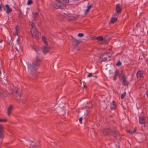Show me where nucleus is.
<instances>
[{
    "mask_svg": "<svg viewBox=\"0 0 148 148\" xmlns=\"http://www.w3.org/2000/svg\"><path fill=\"white\" fill-rule=\"evenodd\" d=\"M35 50L36 51V52H38V51H39V49H35Z\"/></svg>",
    "mask_w": 148,
    "mask_h": 148,
    "instance_id": "nucleus-40",
    "label": "nucleus"
},
{
    "mask_svg": "<svg viewBox=\"0 0 148 148\" xmlns=\"http://www.w3.org/2000/svg\"><path fill=\"white\" fill-rule=\"evenodd\" d=\"M20 39L19 38H17V39L16 40V41H17L18 44V45H19L20 44Z\"/></svg>",
    "mask_w": 148,
    "mask_h": 148,
    "instance_id": "nucleus-33",
    "label": "nucleus"
},
{
    "mask_svg": "<svg viewBox=\"0 0 148 148\" xmlns=\"http://www.w3.org/2000/svg\"><path fill=\"white\" fill-rule=\"evenodd\" d=\"M107 53H104V54H103V55H104V54H107Z\"/></svg>",
    "mask_w": 148,
    "mask_h": 148,
    "instance_id": "nucleus-50",
    "label": "nucleus"
},
{
    "mask_svg": "<svg viewBox=\"0 0 148 148\" xmlns=\"http://www.w3.org/2000/svg\"><path fill=\"white\" fill-rule=\"evenodd\" d=\"M0 122H1V119H0Z\"/></svg>",
    "mask_w": 148,
    "mask_h": 148,
    "instance_id": "nucleus-49",
    "label": "nucleus"
},
{
    "mask_svg": "<svg viewBox=\"0 0 148 148\" xmlns=\"http://www.w3.org/2000/svg\"><path fill=\"white\" fill-rule=\"evenodd\" d=\"M30 25H31V27L33 28L32 29H36L35 27V24L32 22H30Z\"/></svg>",
    "mask_w": 148,
    "mask_h": 148,
    "instance_id": "nucleus-19",
    "label": "nucleus"
},
{
    "mask_svg": "<svg viewBox=\"0 0 148 148\" xmlns=\"http://www.w3.org/2000/svg\"><path fill=\"white\" fill-rule=\"evenodd\" d=\"M79 43V41L75 39L73 41V44L75 46H77Z\"/></svg>",
    "mask_w": 148,
    "mask_h": 148,
    "instance_id": "nucleus-14",
    "label": "nucleus"
},
{
    "mask_svg": "<svg viewBox=\"0 0 148 148\" xmlns=\"http://www.w3.org/2000/svg\"><path fill=\"white\" fill-rule=\"evenodd\" d=\"M33 3V1L32 0H29L28 1L27 3V5H30L31 4Z\"/></svg>",
    "mask_w": 148,
    "mask_h": 148,
    "instance_id": "nucleus-25",
    "label": "nucleus"
},
{
    "mask_svg": "<svg viewBox=\"0 0 148 148\" xmlns=\"http://www.w3.org/2000/svg\"><path fill=\"white\" fill-rule=\"evenodd\" d=\"M5 7L7 9L6 12L7 14H8L12 11V9L10 8L8 4H6L5 5Z\"/></svg>",
    "mask_w": 148,
    "mask_h": 148,
    "instance_id": "nucleus-12",
    "label": "nucleus"
},
{
    "mask_svg": "<svg viewBox=\"0 0 148 148\" xmlns=\"http://www.w3.org/2000/svg\"><path fill=\"white\" fill-rule=\"evenodd\" d=\"M41 49L42 51V53L45 54L47 53L49 49V48L48 46V45H46L45 46H44L41 47Z\"/></svg>",
    "mask_w": 148,
    "mask_h": 148,
    "instance_id": "nucleus-5",
    "label": "nucleus"
},
{
    "mask_svg": "<svg viewBox=\"0 0 148 148\" xmlns=\"http://www.w3.org/2000/svg\"><path fill=\"white\" fill-rule=\"evenodd\" d=\"M112 103L113 105H114V106H116V102L114 101H112Z\"/></svg>",
    "mask_w": 148,
    "mask_h": 148,
    "instance_id": "nucleus-32",
    "label": "nucleus"
},
{
    "mask_svg": "<svg viewBox=\"0 0 148 148\" xmlns=\"http://www.w3.org/2000/svg\"><path fill=\"white\" fill-rule=\"evenodd\" d=\"M136 76L138 78L142 77L143 76L142 71L140 70L138 71L136 74Z\"/></svg>",
    "mask_w": 148,
    "mask_h": 148,
    "instance_id": "nucleus-11",
    "label": "nucleus"
},
{
    "mask_svg": "<svg viewBox=\"0 0 148 148\" xmlns=\"http://www.w3.org/2000/svg\"><path fill=\"white\" fill-rule=\"evenodd\" d=\"M82 117L80 118L79 119V122L80 123H82Z\"/></svg>",
    "mask_w": 148,
    "mask_h": 148,
    "instance_id": "nucleus-36",
    "label": "nucleus"
},
{
    "mask_svg": "<svg viewBox=\"0 0 148 148\" xmlns=\"http://www.w3.org/2000/svg\"><path fill=\"white\" fill-rule=\"evenodd\" d=\"M136 132V129H134V131H133V134L134 133Z\"/></svg>",
    "mask_w": 148,
    "mask_h": 148,
    "instance_id": "nucleus-42",
    "label": "nucleus"
},
{
    "mask_svg": "<svg viewBox=\"0 0 148 148\" xmlns=\"http://www.w3.org/2000/svg\"><path fill=\"white\" fill-rule=\"evenodd\" d=\"M18 26H16L15 27V32L14 33V34L15 35H17L18 33Z\"/></svg>",
    "mask_w": 148,
    "mask_h": 148,
    "instance_id": "nucleus-16",
    "label": "nucleus"
},
{
    "mask_svg": "<svg viewBox=\"0 0 148 148\" xmlns=\"http://www.w3.org/2000/svg\"><path fill=\"white\" fill-rule=\"evenodd\" d=\"M116 10L117 13L118 14L120 13L121 12V9L119 4H118L116 5Z\"/></svg>",
    "mask_w": 148,
    "mask_h": 148,
    "instance_id": "nucleus-10",
    "label": "nucleus"
},
{
    "mask_svg": "<svg viewBox=\"0 0 148 148\" xmlns=\"http://www.w3.org/2000/svg\"><path fill=\"white\" fill-rule=\"evenodd\" d=\"M92 6L91 5H90L88 6L87 7V9L85 10V14H87L90 8H91Z\"/></svg>",
    "mask_w": 148,
    "mask_h": 148,
    "instance_id": "nucleus-17",
    "label": "nucleus"
},
{
    "mask_svg": "<svg viewBox=\"0 0 148 148\" xmlns=\"http://www.w3.org/2000/svg\"><path fill=\"white\" fill-rule=\"evenodd\" d=\"M123 71H121V74H120V76H121L122 74H123Z\"/></svg>",
    "mask_w": 148,
    "mask_h": 148,
    "instance_id": "nucleus-43",
    "label": "nucleus"
},
{
    "mask_svg": "<svg viewBox=\"0 0 148 148\" xmlns=\"http://www.w3.org/2000/svg\"><path fill=\"white\" fill-rule=\"evenodd\" d=\"M12 93L14 96H15L16 97L21 96V91L19 90H15L13 89H12Z\"/></svg>",
    "mask_w": 148,
    "mask_h": 148,
    "instance_id": "nucleus-4",
    "label": "nucleus"
},
{
    "mask_svg": "<svg viewBox=\"0 0 148 148\" xmlns=\"http://www.w3.org/2000/svg\"><path fill=\"white\" fill-rule=\"evenodd\" d=\"M29 145H31L33 147H38L39 146L38 145H32L31 143H29Z\"/></svg>",
    "mask_w": 148,
    "mask_h": 148,
    "instance_id": "nucleus-30",
    "label": "nucleus"
},
{
    "mask_svg": "<svg viewBox=\"0 0 148 148\" xmlns=\"http://www.w3.org/2000/svg\"><path fill=\"white\" fill-rule=\"evenodd\" d=\"M116 108V106H113V107H111L110 108V109L112 110H115Z\"/></svg>",
    "mask_w": 148,
    "mask_h": 148,
    "instance_id": "nucleus-34",
    "label": "nucleus"
},
{
    "mask_svg": "<svg viewBox=\"0 0 148 148\" xmlns=\"http://www.w3.org/2000/svg\"><path fill=\"white\" fill-rule=\"evenodd\" d=\"M1 122H6V120L5 119H1Z\"/></svg>",
    "mask_w": 148,
    "mask_h": 148,
    "instance_id": "nucleus-39",
    "label": "nucleus"
},
{
    "mask_svg": "<svg viewBox=\"0 0 148 148\" xmlns=\"http://www.w3.org/2000/svg\"><path fill=\"white\" fill-rule=\"evenodd\" d=\"M30 32L31 35L33 38L37 39L39 37V32L36 29H32Z\"/></svg>",
    "mask_w": 148,
    "mask_h": 148,
    "instance_id": "nucleus-2",
    "label": "nucleus"
},
{
    "mask_svg": "<svg viewBox=\"0 0 148 148\" xmlns=\"http://www.w3.org/2000/svg\"><path fill=\"white\" fill-rule=\"evenodd\" d=\"M13 107L12 105H11L9 106L7 111V114L8 116H10L11 112L13 110Z\"/></svg>",
    "mask_w": 148,
    "mask_h": 148,
    "instance_id": "nucleus-7",
    "label": "nucleus"
},
{
    "mask_svg": "<svg viewBox=\"0 0 148 148\" xmlns=\"http://www.w3.org/2000/svg\"><path fill=\"white\" fill-rule=\"evenodd\" d=\"M58 4H53V7L57 9L58 8H60L61 9H64L66 8L65 5L62 4L60 3H58Z\"/></svg>",
    "mask_w": 148,
    "mask_h": 148,
    "instance_id": "nucleus-3",
    "label": "nucleus"
},
{
    "mask_svg": "<svg viewBox=\"0 0 148 148\" xmlns=\"http://www.w3.org/2000/svg\"><path fill=\"white\" fill-rule=\"evenodd\" d=\"M32 142V143H33V141H32V142Z\"/></svg>",
    "mask_w": 148,
    "mask_h": 148,
    "instance_id": "nucleus-52",
    "label": "nucleus"
},
{
    "mask_svg": "<svg viewBox=\"0 0 148 148\" xmlns=\"http://www.w3.org/2000/svg\"><path fill=\"white\" fill-rule=\"evenodd\" d=\"M107 57H105V58H104L101 61V62H105L107 60Z\"/></svg>",
    "mask_w": 148,
    "mask_h": 148,
    "instance_id": "nucleus-28",
    "label": "nucleus"
},
{
    "mask_svg": "<svg viewBox=\"0 0 148 148\" xmlns=\"http://www.w3.org/2000/svg\"><path fill=\"white\" fill-rule=\"evenodd\" d=\"M40 64V60L38 56L36 57V60L33 62L32 64L27 63L28 71L30 73L35 71L38 67Z\"/></svg>",
    "mask_w": 148,
    "mask_h": 148,
    "instance_id": "nucleus-1",
    "label": "nucleus"
},
{
    "mask_svg": "<svg viewBox=\"0 0 148 148\" xmlns=\"http://www.w3.org/2000/svg\"><path fill=\"white\" fill-rule=\"evenodd\" d=\"M127 132H129L130 134H133V131H132V130H128Z\"/></svg>",
    "mask_w": 148,
    "mask_h": 148,
    "instance_id": "nucleus-35",
    "label": "nucleus"
},
{
    "mask_svg": "<svg viewBox=\"0 0 148 148\" xmlns=\"http://www.w3.org/2000/svg\"><path fill=\"white\" fill-rule=\"evenodd\" d=\"M146 94H147V95L148 97V92H147Z\"/></svg>",
    "mask_w": 148,
    "mask_h": 148,
    "instance_id": "nucleus-44",
    "label": "nucleus"
},
{
    "mask_svg": "<svg viewBox=\"0 0 148 148\" xmlns=\"http://www.w3.org/2000/svg\"><path fill=\"white\" fill-rule=\"evenodd\" d=\"M109 50H110V49H109Z\"/></svg>",
    "mask_w": 148,
    "mask_h": 148,
    "instance_id": "nucleus-53",
    "label": "nucleus"
},
{
    "mask_svg": "<svg viewBox=\"0 0 148 148\" xmlns=\"http://www.w3.org/2000/svg\"><path fill=\"white\" fill-rule=\"evenodd\" d=\"M114 75L113 76V79L114 81H115L117 77L119 75V72L117 71H115L114 73Z\"/></svg>",
    "mask_w": 148,
    "mask_h": 148,
    "instance_id": "nucleus-13",
    "label": "nucleus"
},
{
    "mask_svg": "<svg viewBox=\"0 0 148 148\" xmlns=\"http://www.w3.org/2000/svg\"><path fill=\"white\" fill-rule=\"evenodd\" d=\"M92 76V73H89L88 75H87V77H89Z\"/></svg>",
    "mask_w": 148,
    "mask_h": 148,
    "instance_id": "nucleus-31",
    "label": "nucleus"
},
{
    "mask_svg": "<svg viewBox=\"0 0 148 148\" xmlns=\"http://www.w3.org/2000/svg\"><path fill=\"white\" fill-rule=\"evenodd\" d=\"M58 3H60V0H55Z\"/></svg>",
    "mask_w": 148,
    "mask_h": 148,
    "instance_id": "nucleus-38",
    "label": "nucleus"
},
{
    "mask_svg": "<svg viewBox=\"0 0 148 148\" xmlns=\"http://www.w3.org/2000/svg\"><path fill=\"white\" fill-rule=\"evenodd\" d=\"M0 10H2V5L1 4H0Z\"/></svg>",
    "mask_w": 148,
    "mask_h": 148,
    "instance_id": "nucleus-41",
    "label": "nucleus"
},
{
    "mask_svg": "<svg viewBox=\"0 0 148 148\" xmlns=\"http://www.w3.org/2000/svg\"><path fill=\"white\" fill-rule=\"evenodd\" d=\"M123 79L122 83L123 85L125 86L128 85L129 84V82L127 81L126 79V76L123 74L122 76Z\"/></svg>",
    "mask_w": 148,
    "mask_h": 148,
    "instance_id": "nucleus-6",
    "label": "nucleus"
},
{
    "mask_svg": "<svg viewBox=\"0 0 148 148\" xmlns=\"http://www.w3.org/2000/svg\"><path fill=\"white\" fill-rule=\"evenodd\" d=\"M111 132V130L110 129L108 128L106 129L103 130V133L104 135L107 136Z\"/></svg>",
    "mask_w": 148,
    "mask_h": 148,
    "instance_id": "nucleus-8",
    "label": "nucleus"
},
{
    "mask_svg": "<svg viewBox=\"0 0 148 148\" xmlns=\"http://www.w3.org/2000/svg\"><path fill=\"white\" fill-rule=\"evenodd\" d=\"M96 39L99 41H102L103 40V38L101 36H99L96 38Z\"/></svg>",
    "mask_w": 148,
    "mask_h": 148,
    "instance_id": "nucleus-22",
    "label": "nucleus"
},
{
    "mask_svg": "<svg viewBox=\"0 0 148 148\" xmlns=\"http://www.w3.org/2000/svg\"><path fill=\"white\" fill-rule=\"evenodd\" d=\"M110 57H111V56H108V57L109 58H110Z\"/></svg>",
    "mask_w": 148,
    "mask_h": 148,
    "instance_id": "nucleus-48",
    "label": "nucleus"
},
{
    "mask_svg": "<svg viewBox=\"0 0 148 148\" xmlns=\"http://www.w3.org/2000/svg\"><path fill=\"white\" fill-rule=\"evenodd\" d=\"M86 87V86H85V85H84V87H85V88Z\"/></svg>",
    "mask_w": 148,
    "mask_h": 148,
    "instance_id": "nucleus-51",
    "label": "nucleus"
},
{
    "mask_svg": "<svg viewBox=\"0 0 148 148\" xmlns=\"http://www.w3.org/2000/svg\"><path fill=\"white\" fill-rule=\"evenodd\" d=\"M2 42V40H1V41H0V43H1V42Z\"/></svg>",
    "mask_w": 148,
    "mask_h": 148,
    "instance_id": "nucleus-47",
    "label": "nucleus"
},
{
    "mask_svg": "<svg viewBox=\"0 0 148 148\" xmlns=\"http://www.w3.org/2000/svg\"><path fill=\"white\" fill-rule=\"evenodd\" d=\"M121 63L120 62V61L119 60L117 62V63L116 64V65L117 66H119L121 65Z\"/></svg>",
    "mask_w": 148,
    "mask_h": 148,
    "instance_id": "nucleus-26",
    "label": "nucleus"
},
{
    "mask_svg": "<svg viewBox=\"0 0 148 148\" xmlns=\"http://www.w3.org/2000/svg\"><path fill=\"white\" fill-rule=\"evenodd\" d=\"M126 92H124L121 95V99H123L126 96Z\"/></svg>",
    "mask_w": 148,
    "mask_h": 148,
    "instance_id": "nucleus-21",
    "label": "nucleus"
},
{
    "mask_svg": "<svg viewBox=\"0 0 148 148\" xmlns=\"http://www.w3.org/2000/svg\"><path fill=\"white\" fill-rule=\"evenodd\" d=\"M94 77L95 78H97V76H94Z\"/></svg>",
    "mask_w": 148,
    "mask_h": 148,
    "instance_id": "nucleus-45",
    "label": "nucleus"
},
{
    "mask_svg": "<svg viewBox=\"0 0 148 148\" xmlns=\"http://www.w3.org/2000/svg\"><path fill=\"white\" fill-rule=\"evenodd\" d=\"M4 137L3 132H0V138L3 139Z\"/></svg>",
    "mask_w": 148,
    "mask_h": 148,
    "instance_id": "nucleus-24",
    "label": "nucleus"
},
{
    "mask_svg": "<svg viewBox=\"0 0 148 148\" xmlns=\"http://www.w3.org/2000/svg\"><path fill=\"white\" fill-rule=\"evenodd\" d=\"M25 101H26L25 100ZM23 103H25V101H23Z\"/></svg>",
    "mask_w": 148,
    "mask_h": 148,
    "instance_id": "nucleus-46",
    "label": "nucleus"
},
{
    "mask_svg": "<svg viewBox=\"0 0 148 148\" xmlns=\"http://www.w3.org/2000/svg\"><path fill=\"white\" fill-rule=\"evenodd\" d=\"M38 15V13L37 12H35L34 14V19H35V18Z\"/></svg>",
    "mask_w": 148,
    "mask_h": 148,
    "instance_id": "nucleus-29",
    "label": "nucleus"
},
{
    "mask_svg": "<svg viewBox=\"0 0 148 148\" xmlns=\"http://www.w3.org/2000/svg\"><path fill=\"white\" fill-rule=\"evenodd\" d=\"M3 127L1 125H0V132H3Z\"/></svg>",
    "mask_w": 148,
    "mask_h": 148,
    "instance_id": "nucleus-23",
    "label": "nucleus"
},
{
    "mask_svg": "<svg viewBox=\"0 0 148 148\" xmlns=\"http://www.w3.org/2000/svg\"><path fill=\"white\" fill-rule=\"evenodd\" d=\"M42 39L45 43L46 44V45H48V42L46 41L47 38L45 36H42Z\"/></svg>",
    "mask_w": 148,
    "mask_h": 148,
    "instance_id": "nucleus-15",
    "label": "nucleus"
},
{
    "mask_svg": "<svg viewBox=\"0 0 148 148\" xmlns=\"http://www.w3.org/2000/svg\"><path fill=\"white\" fill-rule=\"evenodd\" d=\"M117 19L115 18H112L111 19L110 22L111 23H113L116 21Z\"/></svg>",
    "mask_w": 148,
    "mask_h": 148,
    "instance_id": "nucleus-18",
    "label": "nucleus"
},
{
    "mask_svg": "<svg viewBox=\"0 0 148 148\" xmlns=\"http://www.w3.org/2000/svg\"><path fill=\"white\" fill-rule=\"evenodd\" d=\"M112 133L113 135L114 136V137H116L117 136H118V134L115 131H113L112 132Z\"/></svg>",
    "mask_w": 148,
    "mask_h": 148,
    "instance_id": "nucleus-20",
    "label": "nucleus"
},
{
    "mask_svg": "<svg viewBox=\"0 0 148 148\" xmlns=\"http://www.w3.org/2000/svg\"><path fill=\"white\" fill-rule=\"evenodd\" d=\"M77 36L79 37H82L84 36V34L83 33H80L78 34Z\"/></svg>",
    "mask_w": 148,
    "mask_h": 148,
    "instance_id": "nucleus-27",
    "label": "nucleus"
},
{
    "mask_svg": "<svg viewBox=\"0 0 148 148\" xmlns=\"http://www.w3.org/2000/svg\"><path fill=\"white\" fill-rule=\"evenodd\" d=\"M66 3H68L69 2V0H62Z\"/></svg>",
    "mask_w": 148,
    "mask_h": 148,
    "instance_id": "nucleus-37",
    "label": "nucleus"
},
{
    "mask_svg": "<svg viewBox=\"0 0 148 148\" xmlns=\"http://www.w3.org/2000/svg\"><path fill=\"white\" fill-rule=\"evenodd\" d=\"M139 123L140 124H144L145 123V120L144 116H139Z\"/></svg>",
    "mask_w": 148,
    "mask_h": 148,
    "instance_id": "nucleus-9",
    "label": "nucleus"
}]
</instances>
